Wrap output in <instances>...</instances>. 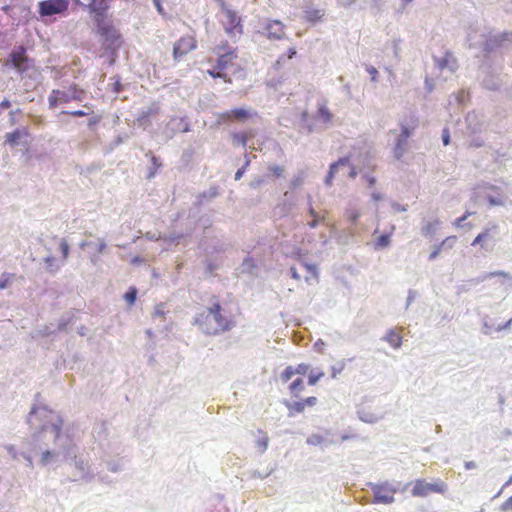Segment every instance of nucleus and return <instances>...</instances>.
I'll return each instance as SVG.
<instances>
[{"instance_id": "nucleus-30", "label": "nucleus", "mask_w": 512, "mask_h": 512, "mask_svg": "<svg viewBox=\"0 0 512 512\" xmlns=\"http://www.w3.org/2000/svg\"><path fill=\"white\" fill-rule=\"evenodd\" d=\"M485 198L488 200L491 206H502L505 203L504 196L501 194L495 196L489 192H485Z\"/></svg>"}, {"instance_id": "nucleus-16", "label": "nucleus", "mask_w": 512, "mask_h": 512, "mask_svg": "<svg viewBox=\"0 0 512 512\" xmlns=\"http://www.w3.org/2000/svg\"><path fill=\"white\" fill-rule=\"evenodd\" d=\"M445 490L446 485L442 481L430 483L418 480V496H425L430 493H443Z\"/></svg>"}, {"instance_id": "nucleus-6", "label": "nucleus", "mask_w": 512, "mask_h": 512, "mask_svg": "<svg viewBox=\"0 0 512 512\" xmlns=\"http://www.w3.org/2000/svg\"><path fill=\"white\" fill-rule=\"evenodd\" d=\"M84 94L85 91L81 89L77 84L70 85L68 91L54 89L48 96L49 107L53 109L59 105L67 104L72 100L81 101L84 97Z\"/></svg>"}, {"instance_id": "nucleus-57", "label": "nucleus", "mask_w": 512, "mask_h": 512, "mask_svg": "<svg viewBox=\"0 0 512 512\" xmlns=\"http://www.w3.org/2000/svg\"><path fill=\"white\" fill-rule=\"evenodd\" d=\"M7 450L9 451V453H10L14 458H16V456H17V455H16V451H15V449H14V447H13V446H8V447H7Z\"/></svg>"}, {"instance_id": "nucleus-60", "label": "nucleus", "mask_w": 512, "mask_h": 512, "mask_svg": "<svg viewBox=\"0 0 512 512\" xmlns=\"http://www.w3.org/2000/svg\"><path fill=\"white\" fill-rule=\"evenodd\" d=\"M372 198H373L374 200L378 201V200H380V199H381V196H380L379 194H377V193H373V194H372Z\"/></svg>"}, {"instance_id": "nucleus-45", "label": "nucleus", "mask_w": 512, "mask_h": 512, "mask_svg": "<svg viewBox=\"0 0 512 512\" xmlns=\"http://www.w3.org/2000/svg\"><path fill=\"white\" fill-rule=\"evenodd\" d=\"M366 70L370 74L372 81H376L377 80V76H378L377 69L375 67H373V66H369V67H367Z\"/></svg>"}, {"instance_id": "nucleus-53", "label": "nucleus", "mask_w": 512, "mask_h": 512, "mask_svg": "<svg viewBox=\"0 0 512 512\" xmlns=\"http://www.w3.org/2000/svg\"><path fill=\"white\" fill-rule=\"evenodd\" d=\"M11 106V103L9 100L4 99L2 102H0V108L7 109Z\"/></svg>"}, {"instance_id": "nucleus-27", "label": "nucleus", "mask_w": 512, "mask_h": 512, "mask_svg": "<svg viewBox=\"0 0 512 512\" xmlns=\"http://www.w3.org/2000/svg\"><path fill=\"white\" fill-rule=\"evenodd\" d=\"M324 16V12L319 9H308L305 11L304 18L307 22L316 23L319 22Z\"/></svg>"}, {"instance_id": "nucleus-35", "label": "nucleus", "mask_w": 512, "mask_h": 512, "mask_svg": "<svg viewBox=\"0 0 512 512\" xmlns=\"http://www.w3.org/2000/svg\"><path fill=\"white\" fill-rule=\"evenodd\" d=\"M149 155L151 156V161H152L153 168L150 170L148 178H152V177L155 176L157 170L161 167V162L151 152H149Z\"/></svg>"}, {"instance_id": "nucleus-52", "label": "nucleus", "mask_w": 512, "mask_h": 512, "mask_svg": "<svg viewBox=\"0 0 512 512\" xmlns=\"http://www.w3.org/2000/svg\"><path fill=\"white\" fill-rule=\"evenodd\" d=\"M153 2H154L156 9L158 10V12L163 14V7L161 4V0H153Z\"/></svg>"}, {"instance_id": "nucleus-63", "label": "nucleus", "mask_w": 512, "mask_h": 512, "mask_svg": "<svg viewBox=\"0 0 512 512\" xmlns=\"http://www.w3.org/2000/svg\"><path fill=\"white\" fill-rule=\"evenodd\" d=\"M355 175H356L355 169H354V168H352V169H351V172H350V176H351V177H355Z\"/></svg>"}, {"instance_id": "nucleus-31", "label": "nucleus", "mask_w": 512, "mask_h": 512, "mask_svg": "<svg viewBox=\"0 0 512 512\" xmlns=\"http://www.w3.org/2000/svg\"><path fill=\"white\" fill-rule=\"evenodd\" d=\"M324 375L325 373L321 370H311L308 374V385L315 386L320 381V379L324 377Z\"/></svg>"}, {"instance_id": "nucleus-12", "label": "nucleus", "mask_w": 512, "mask_h": 512, "mask_svg": "<svg viewBox=\"0 0 512 512\" xmlns=\"http://www.w3.org/2000/svg\"><path fill=\"white\" fill-rule=\"evenodd\" d=\"M222 15V24L227 34H242L243 27L241 24V18L237 15L235 11L229 8H223Z\"/></svg>"}, {"instance_id": "nucleus-4", "label": "nucleus", "mask_w": 512, "mask_h": 512, "mask_svg": "<svg viewBox=\"0 0 512 512\" xmlns=\"http://www.w3.org/2000/svg\"><path fill=\"white\" fill-rule=\"evenodd\" d=\"M10 62L13 68L22 76L32 78L38 73L33 59L29 58L23 46L17 47L10 54Z\"/></svg>"}, {"instance_id": "nucleus-43", "label": "nucleus", "mask_w": 512, "mask_h": 512, "mask_svg": "<svg viewBox=\"0 0 512 512\" xmlns=\"http://www.w3.org/2000/svg\"><path fill=\"white\" fill-rule=\"evenodd\" d=\"M502 511L512 510V495L501 505Z\"/></svg>"}, {"instance_id": "nucleus-15", "label": "nucleus", "mask_w": 512, "mask_h": 512, "mask_svg": "<svg viewBox=\"0 0 512 512\" xmlns=\"http://www.w3.org/2000/svg\"><path fill=\"white\" fill-rule=\"evenodd\" d=\"M310 370V365L306 363H299L296 366L289 365L281 373L280 379L282 382H289L295 375H306Z\"/></svg>"}, {"instance_id": "nucleus-56", "label": "nucleus", "mask_w": 512, "mask_h": 512, "mask_svg": "<svg viewBox=\"0 0 512 512\" xmlns=\"http://www.w3.org/2000/svg\"><path fill=\"white\" fill-rule=\"evenodd\" d=\"M243 173H244V170H243V169H239V170L235 173V179H236V180H239V179L242 177Z\"/></svg>"}, {"instance_id": "nucleus-23", "label": "nucleus", "mask_w": 512, "mask_h": 512, "mask_svg": "<svg viewBox=\"0 0 512 512\" xmlns=\"http://www.w3.org/2000/svg\"><path fill=\"white\" fill-rule=\"evenodd\" d=\"M316 117L323 123L328 124L332 121L333 115L330 112L327 105L325 103H323V104H319L317 113H316Z\"/></svg>"}, {"instance_id": "nucleus-54", "label": "nucleus", "mask_w": 512, "mask_h": 512, "mask_svg": "<svg viewBox=\"0 0 512 512\" xmlns=\"http://www.w3.org/2000/svg\"><path fill=\"white\" fill-rule=\"evenodd\" d=\"M290 272H291V276L294 279H296V280L300 279V275L298 274V272H297L295 267H291Z\"/></svg>"}, {"instance_id": "nucleus-10", "label": "nucleus", "mask_w": 512, "mask_h": 512, "mask_svg": "<svg viewBox=\"0 0 512 512\" xmlns=\"http://www.w3.org/2000/svg\"><path fill=\"white\" fill-rule=\"evenodd\" d=\"M196 48L197 40L194 35L182 36L173 45V59L179 61Z\"/></svg>"}, {"instance_id": "nucleus-42", "label": "nucleus", "mask_w": 512, "mask_h": 512, "mask_svg": "<svg viewBox=\"0 0 512 512\" xmlns=\"http://www.w3.org/2000/svg\"><path fill=\"white\" fill-rule=\"evenodd\" d=\"M269 170L276 176L280 177L284 171V168L282 166L273 165L269 167Z\"/></svg>"}, {"instance_id": "nucleus-36", "label": "nucleus", "mask_w": 512, "mask_h": 512, "mask_svg": "<svg viewBox=\"0 0 512 512\" xmlns=\"http://www.w3.org/2000/svg\"><path fill=\"white\" fill-rule=\"evenodd\" d=\"M13 278H14L13 274H7V273L2 274L0 277V289L7 288L12 283Z\"/></svg>"}, {"instance_id": "nucleus-41", "label": "nucleus", "mask_w": 512, "mask_h": 512, "mask_svg": "<svg viewBox=\"0 0 512 512\" xmlns=\"http://www.w3.org/2000/svg\"><path fill=\"white\" fill-rule=\"evenodd\" d=\"M493 330H495V328L492 325H490L487 319L485 318L482 324V333L485 335H490Z\"/></svg>"}, {"instance_id": "nucleus-37", "label": "nucleus", "mask_w": 512, "mask_h": 512, "mask_svg": "<svg viewBox=\"0 0 512 512\" xmlns=\"http://www.w3.org/2000/svg\"><path fill=\"white\" fill-rule=\"evenodd\" d=\"M345 216H346L347 220H349L352 223H355L359 219L360 213L356 209H348L345 212Z\"/></svg>"}, {"instance_id": "nucleus-11", "label": "nucleus", "mask_w": 512, "mask_h": 512, "mask_svg": "<svg viewBox=\"0 0 512 512\" xmlns=\"http://www.w3.org/2000/svg\"><path fill=\"white\" fill-rule=\"evenodd\" d=\"M256 115V112L251 109L245 108H234L219 114V123H231V122H245Z\"/></svg>"}, {"instance_id": "nucleus-7", "label": "nucleus", "mask_w": 512, "mask_h": 512, "mask_svg": "<svg viewBox=\"0 0 512 512\" xmlns=\"http://www.w3.org/2000/svg\"><path fill=\"white\" fill-rule=\"evenodd\" d=\"M97 26V33L107 41L115 42L120 39V33L111 21L107 20L106 12H90Z\"/></svg>"}, {"instance_id": "nucleus-34", "label": "nucleus", "mask_w": 512, "mask_h": 512, "mask_svg": "<svg viewBox=\"0 0 512 512\" xmlns=\"http://www.w3.org/2000/svg\"><path fill=\"white\" fill-rule=\"evenodd\" d=\"M390 244V234H382L379 235L375 239V246L377 248H384L387 247Z\"/></svg>"}, {"instance_id": "nucleus-13", "label": "nucleus", "mask_w": 512, "mask_h": 512, "mask_svg": "<svg viewBox=\"0 0 512 512\" xmlns=\"http://www.w3.org/2000/svg\"><path fill=\"white\" fill-rule=\"evenodd\" d=\"M68 0H44L39 3V12L42 16H52L68 9Z\"/></svg>"}, {"instance_id": "nucleus-19", "label": "nucleus", "mask_w": 512, "mask_h": 512, "mask_svg": "<svg viewBox=\"0 0 512 512\" xmlns=\"http://www.w3.org/2000/svg\"><path fill=\"white\" fill-rule=\"evenodd\" d=\"M28 136V128L24 127L21 129H16L13 132L7 133L5 135V143L9 144L10 146H15L18 145L23 138Z\"/></svg>"}, {"instance_id": "nucleus-32", "label": "nucleus", "mask_w": 512, "mask_h": 512, "mask_svg": "<svg viewBox=\"0 0 512 512\" xmlns=\"http://www.w3.org/2000/svg\"><path fill=\"white\" fill-rule=\"evenodd\" d=\"M410 134L411 132L407 128L403 129L401 138L399 139L397 146L395 148V155L398 158L402 155V142L405 141L410 136Z\"/></svg>"}, {"instance_id": "nucleus-20", "label": "nucleus", "mask_w": 512, "mask_h": 512, "mask_svg": "<svg viewBox=\"0 0 512 512\" xmlns=\"http://www.w3.org/2000/svg\"><path fill=\"white\" fill-rule=\"evenodd\" d=\"M254 136L255 133L253 130L235 132L231 135L233 144L241 146H245L250 139L254 138Z\"/></svg>"}, {"instance_id": "nucleus-2", "label": "nucleus", "mask_w": 512, "mask_h": 512, "mask_svg": "<svg viewBox=\"0 0 512 512\" xmlns=\"http://www.w3.org/2000/svg\"><path fill=\"white\" fill-rule=\"evenodd\" d=\"M215 58L208 57L206 62L210 65L206 73L212 78L222 79L226 83H231L232 80L226 73V70L234 68V72H238L241 67L236 63L238 58L237 49L229 45L227 41L220 43L213 48Z\"/></svg>"}, {"instance_id": "nucleus-5", "label": "nucleus", "mask_w": 512, "mask_h": 512, "mask_svg": "<svg viewBox=\"0 0 512 512\" xmlns=\"http://www.w3.org/2000/svg\"><path fill=\"white\" fill-rule=\"evenodd\" d=\"M54 414L45 408H34L30 412L28 422L39 431L53 430L58 436L60 433V426L53 421Z\"/></svg>"}, {"instance_id": "nucleus-48", "label": "nucleus", "mask_w": 512, "mask_h": 512, "mask_svg": "<svg viewBox=\"0 0 512 512\" xmlns=\"http://www.w3.org/2000/svg\"><path fill=\"white\" fill-rule=\"evenodd\" d=\"M442 141L445 146H447L450 143V135L447 129L443 130Z\"/></svg>"}, {"instance_id": "nucleus-26", "label": "nucleus", "mask_w": 512, "mask_h": 512, "mask_svg": "<svg viewBox=\"0 0 512 512\" xmlns=\"http://www.w3.org/2000/svg\"><path fill=\"white\" fill-rule=\"evenodd\" d=\"M502 85V80L499 77L487 76L483 80V86L491 91H497Z\"/></svg>"}, {"instance_id": "nucleus-64", "label": "nucleus", "mask_w": 512, "mask_h": 512, "mask_svg": "<svg viewBox=\"0 0 512 512\" xmlns=\"http://www.w3.org/2000/svg\"><path fill=\"white\" fill-rule=\"evenodd\" d=\"M369 184H370V186L374 185L375 184V179L374 178H369Z\"/></svg>"}, {"instance_id": "nucleus-51", "label": "nucleus", "mask_w": 512, "mask_h": 512, "mask_svg": "<svg viewBox=\"0 0 512 512\" xmlns=\"http://www.w3.org/2000/svg\"><path fill=\"white\" fill-rule=\"evenodd\" d=\"M464 466L467 470H470V469H475L477 467V464L474 461H466Z\"/></svg>"}, {"instance_id": "nucleus-39", "label": "nucleus", "mask_w": 512, "mask_h": 512, "mask_svg": "<svg viewBox=\"0 0 512 512\" xmlns=\"http://www.w3.org/2000/svg\"><path fill=\"white\" fill-rule=\"evenodd\" d=\"M60 249L62 252L63 259H67L68 255H69V245L65 239L61 240Z\"/></svg>"}, {"instance_id": "nucleus-58", "label": "nucleus", "mask_w": 512, "mask_h": 512, "mask_svg": "<svg viewBox=\"0 0 512 512\" xmlns=\"http://www.w3.org/2000/svg\"><path fill=\"white\" fill-rule=\"evenodd\" d=\"M309 214H310L313 218H319V217H318V215H317V213L315 212V210H314L312 207H310V208H309Z\"/></svg>"}, {"instance_id": "nucleus-46", "label": "nucleus", "mask_w": 512, "mask_h": 512, "mask_svg": "<svg viewBox=\"0 0 512 512\" xmlns=\"http://www.w3.org/2000/svg\"><path fill=\"white\" fill-rule=\"evenodd\" d=\"M512 324V318H510L506 323H504L503 325H498L497 327H495V331L497 332H500L502 330H505V329H508L510 328Z\"/></svg>"}, {"instance_id": "nucleus-38", "label": "nucleus", "mask_w": 512, "mask_h": 512, "mask_svg": "<svg viewBox=\"0 0 512 512\" xmlns=\"http://www.w3.org/2000/svg\"><path fill=\"white\" fill-rule=\"evenodd\" d=\"M136 296H137V290L136 288L134 287H131L124 295V298L125 300L129 303V304H134L135 300H136Z\"/></svg>"}, {"instance_id": "nucleus-50", "label": "nucleus", "mask_w": 512, "mask_h": 512, "mask_svg": "<svg viewBox=\"0 0 512 512\" xmlns=\"http://www.w3.org/2000/svg\"><path fill=\"white\" fill-rule=\"evenodd\" d=\"M344 368V364H340V366L338 368L336 367H332V378H335L337 376L338 373H340Z\"/></svg>"}, {"instance_id": "nucleus-24", "label": "nucleus", "mask_w": 512, "mask_h": 512, "mask_svg": "<svg viewBox=\"0 0 512 512\" xmlns=\"http://www.w3.org/2000/svg\"><path fill=\"white\" fill-rule=\"evenodd\" d=\"M385 340L391 345V347L399 348L402 342V336L400 331L395 329L390 330L386 334Z\"/></svg>"}, {"instance_id": "nucleus-62", "label": "nucleus", "mask_w": 512, "mask_h": 512, "mask_svg": "<svg viewBox=\"0 0 512 512\" xmlns=\"http://www.w3.org/2000/svg\"><path fill=\"white\" fill-rule=\"evenodd\" d=\"M512 483V476L509 478V480L505 483L504 487L510 485Z\"/></svg>"}, {"instance_id": "nucleus-17", "label": "nucleus", "mask_w": 512, "mask_h": 512, "mask_svg": "<svg viewBox=\"0 0 512 512\" xmlns=\"http://www.w3.org/2000/svg\"><path fill=\"white\" fill-rule=\"evenodd\" d=\"M395 491L388 486L379 485L373 489L375 503L388 504L393 502Z\"/></svg>"}, {"instance_id": "nucleus-1", "label": "nucleus", "mask_w": 512, "mask_h": 512, "mask_svg": "<svg viewBox=\"0 0 512 512\" xmlns=\"http://www.w3.org/2000/svg\"><path fill=\"white\" fill-rule=\"evenodd\" d=\"M203 312L199 313L194 323L207 335H217L229 331L234 326L233 317L221 306L217 297Z\"/></svg>"}, {"instance_id": "nucleus-9", "label": "nucleus", "mask_w": 512, "mask_h": 512, "mask_svg": "<svg viewBox=\"0 0 512 512\" xmlns=\"http://www.w3.org/2000/svg\"><path fill=\"white\" fill-rule=\"evenodd\" d=\"M512 45V31H505L490 34L484 42L486 52H494L498 49L507 48Z\"/></svg>"}, {"instance_id": "nucleus-59", "label": "nucleus", "mask_w": 512, "mask_h": 512, "mask_svg": "<svg viewBox=\"0 0 512 512\" xmlns=\"http://www.w3.org/2000/svg\"><path fill=\"white\" fill-rule=\"evenodd\" d=\"M105 248H106V244L103 241H101L100 244H99L98 251L102 252Z\"/></svg>"}, {"instance_id": "nucleus-25", "label": "nucleus", "mask_w": 512, "mask_h": 512, "mask_svg": "<svg viewBox=\"0 0 512 512\" xmlns=\"http://www.w3.org/2000/svg\"><path fill=\"white\" fill-rule=\"evenodd\" d=\"M455 243V237H448L446 240L442 242V244L438 247H435V249L432 251V253L429 256V260H434L442 249L448 250L452 248L453 244Z\"/></svg>"}, {"instance_id": "nucleus-49", "label": "nucleus", "mask_w": 512, "mask_h": 512, "mask_svg": "<svg viewBox=\"0 0 512 512\" xmlns=\"http://www.w3.org/2000/svg\"><path fill=\"white\" fill-rule=\"evenodd\" d=\"M470 215V213H467L463 215L462 217H459L455 220L454 225L457 227H463V222L467 219V217Z\"/></svg>"}, {"instance_id": "nucleus-21", "label": "nucleus", "mask_w": 512, "mask_h": 512, "mask_svg": "<svg viewBox=\"0 0 512 512\" xmlns=\"http://www.w3.org/2000/svg\"><path fill=\"white\" fill-rule=\"evenodd\" d=\"M349 162H350L349 158L348 157H344V158H340L337 162L331 164L329 172H328V174H327V176L325 178L326 185L331 186L337 168L339 166L349 165Z\"/></svg>"}, {"instance_id": "nucleus-47", "label": "nucleus", "mask_w": 512, "mask_h": 512, "mask_svg": "<svg viewBox=\"0 0 512 512\" xmlns=\"http://www.w3.org/2000/svg\"><path fill=\"white\" fill-rule=\"evenodd\" d=\"M268 437L264 436L262 439L258 440V445L261 447L262 451H265L268 446Z\"/></svg>"}, {"instance_id": "nucleus-44", "label": "nucleus", "mask_w": 512, "mask_h": 512, "mask_svg": "<svg viewBox=\"0 0 512 512\" xmlns=\"http://www.w3.org/2000/svg\"><path fill=\"white\" fill-rule=\"evenodd\" d=\"M64 113L65 114H69V115H71L73 117H83V116L88 115V113L83 111V110L66 111Z\"/></svg>"}, {"instance_id": "nucleus-55", "label": "nucleus", "mask_w": 512, "mask_h": 512, "mask_svg": "<svg viewBox=\"0 0 512 512\" xmlns=\"http://www.w3.org/2000/svg\"><path fill=\"white\" fill-rule=\"evenodd\" d=\"M319 221H320L319 218H313L312 221L308 222V226L310 228H315L318 225Z\"/></svg>"}, {"instance_id": "nucleus-33", "label": "nucleus", "mask_w": 512, "mask_h": 512, "mask_svg": "<svg viewBox=\"0 0 512 512\" xmlns=\"http://www.w3.org/2000/svg\"><path fill=\"white\" fill-rule=\"evenodd\" d=\"M440 225V222L435 220L433 222H428L426 225L422 227V233L424 235H431L435 233V231L438 229Z\"/></svg>"}, {"instance_id": "nucleus-29", "label": "nucleus", "mask_w": 512, "mask_h": 512, "mask_svg": "<svg viewBox=\"0 0 512 512\" xmlns=\"http://www.w3.org/2000/svg\"><path fill=\"white\" fill-rule=\"evenodd\" d=\"M494 277H499L501 278V283L504 284L505 282H512V275L508 272H505V271H493V272H489L487 273L483 279L484 280H487V279H491V278H494Z\"/></svg>"}, {"instance_id": "nucleus-28", "label": "nucleus", "mask_w": 512, "mask_h": 512, "mask_svg": "<svg viewBox=\"0 0 512 512\" xmlns=\"http://www.w3.org/2000/svg\"><path fill=\"white\" fill-rule=\"evenodd\" d=\"M297 54L295 47H290L287 52L283 55H280L278 59L275 61L273 67L277 70L281 69L286 59H292Z\"/></svg>"}, {"instance_id": "nucleus-18", "label": "nucleus", "mask_w": 512, "mask_h": 512, "mask_svg": "<svg viewBox=\"0 0 512 512\" xmlns=\"http://www.w3.org/2000/svg\"><path fill=\"white\" fill-rule=\"evenodd\" d=\"M265 31L267 38L279 40L285 35V25L278 20H272L266 25Z\"/></svg>"}, {"instance_id": "nucleus-3", "label": "nucleus", "mask_w": 512, "mask_h": 512, "mask_svg": "<svg viewBox=\"0 0 512 512\" xmlns=\"http://www.w3.org/2000/svg\"><path fill=\"white\" fill-rule=\"evenodd\" d=\"M458 69L456 58L450 53L445 52L442 57H433V66L425 77V90L431 93L437 81H447Z\"/></svg>"}, {"instance_id": "nucleus-14", "label": "nucleus", "mask_w": 512, "mask_h": 512, "mask_svg": "<svg viewBox=\"0 0 512 512\" xmlns=\"http://www.w3.org/2000/svg\"><path fill=\"white\" fill-rule=\"evenodd\" d=\"M318 403V399L315 396H309L305 399H301L294 402H286V408L288 409L289 416H295L305 411L307 407H313Z\"/></svg>"}, {"instance_id": "nucleus-8", "label": "nucleus", "mask_w": 512, "mask_h": 512, "mask_svg": "<svg viewBox=\"0 0 512 512\" xmlns=\"http://www.w3.org/2000/svg\"><path fill=\"white\" fill-rule=\"evenodd\" d=\"M498 234H499V226L493 224L487 228H485L481 233H479L473 242L472 246L480 245L481 249L486 252H492L498 242Z\"/></svg>"}, {"instance_id": "nucleus-61", "label": "nucleus", "mask_w": 512, "mask_h": 512, "mask_svg": "<svg viewBox=\"0 0 512 512\" xmlns=\"http://www.w3.org/2000/svg\"><path fill=\"white\" fill-rule=\"evenodd\" d=\"M472 118H475V114H468L466 117V121H470Z\"/></svg>"}, {"instance_id": "nucleus-40", "label": "nucleus", "mask_w": 512, "mask_h": 512, "mask_svg": "<svg viewBox=\"0 0 512 512\" xmlns=\"http://www.w3.org/2000/svg\"><path fill=\"white\" fill-rule=\"evenodd\" d=\"M53 458V453L50 452V451H45L42 453L41 455V464L42 465H47L49 464V462L52 460Z\"/></svg>"}, {"instance_id": "nucleus-22", "label": "nucleus", "mask_w": 512, "mask_h": 512, "mask_svg": "<svg viewBox=\"0 0 512 512\" xmlns=\"http://www.w3.org/2000/svg\"><path fill=\"white\" fill-rule=\"evenodd\" d=\"M288 390L292 397L298 398L305 390L304 380L296 378L289 384Z\"/></svg>"}]
</instances>
